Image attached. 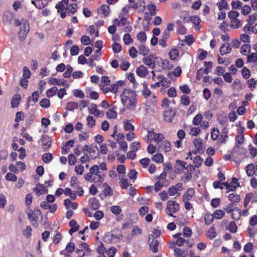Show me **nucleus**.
<instances>
[{
	"instance_id": "49",
	"label": "nucleus",
	"mask_w": 257,
	"mask_h": 257,
	"mask_svg": "<svg viewBox=\"0 0 257 257\" xmlns=\"http://www.w3.org/2000/svg\"><path fill=\"white\" fill-rule=\"evenodd\" d=\"M159 242L157 240L153 239L152 241L150 243V247L153 250L154 253H156L158 251V246Z\"/></svg>"
},
{
	"instance_id": "29",
	"label": "nucleus",
	"mask_w": 257,
	"mask_h": 257,
	"mask_svg": "<svg viewBox=\"0 0 257 257\" xmlns=\"http://www.w3.org/2000/svg\"><path fill=\"white\" fill-rule=\"evenodd\" d=\"M32 3L37 8L41 9L47 5L48 2V0H37L33 1Z\"/></svg>"
},
{
	"instance_id": "25",
	"label": "nucleus",
	"mask_w": 257,
	"mask_h": 257,
	"mask_svg": "<svg viewBox=\"0 0 257 257\" xmlns=\"http://www.w3.org/2000/svg\"><path fill=\"white\" fill-rule=\"evenodd\" d=\"M195 191L193 188H189L186 192H185L183 196V201H187L190 200L191 198L194 196Z\"/></svg>"
},
{
	"instance_id": "1",
	"label": "nucleus",
	"mask_w": 257,
	"mask_h": 257,
	"mask_svg": "<svg viewBox=\"0 0 257 257\" xmlns=\"http://www.w3.org/2000/svg\"><path fill=\"white\" fill-rule=\"evenodd\" d=\"M121 102L127 109L134 110L137 104V95L130 89L125 88L120 94Z\"/></svg>"
},
{
	"instance_id": "57",
	"label": "nucleus",
	"mask_w": 257,
	"mask_h": 257,
	"mask_svg": "<svg viewBox=\"0 0 257 257\" xmlns=\"http://www.w3.org/2000/svg\"><path fill=\"white\" fill-rule=\"evenodd\" d=\"M87 125L88 127L92 128L95 125V119L90 115H89L86 118Z\"/></svg>"
},
{
	"instance_id": "63",
	"label": "nucleus",
	"mask_w": 257,
	"mask_h": 257,
	"mask_svg": "<svg viewBox=\"0 0 257 257\" xmlns=\"http://www.w3.org/2000/svg\"><path fill=\"white\" fill-rule=\"evenodd\" d=\"M213 214H206L204 215L205 223L206 225H208L210 224L213 221Z\"/></svg>"
},
{
	"instance_id": "26",
	"label": "nucleus",
	"mask_w": 257,
	"mask_h": 257,
	"mask_svg": "<svg viewBox=\"0 0 257 257\" xmlns=\"http://www.w3.org/2000/svg\"><path fill=\"white\" fill-rule=\"evenodd\" d=\"M100 82L99 87L103 92V89L107 88L110 85V81L107 77L103 76L101 78Z\"/></svg>"
},
{
	"instance_id": "46",
	"label": "nucleus",
	"mask_w": 257,
	"mask_h": 257,
	"mask_svg": "<svg viewBox=\"0 0 257 257\" xmlns=\"http://www.w3.org/2000/svg\"><path fill=\"white\" fill-rule=\"evenodd\" d=\"M89 137V134L87 132H81L78 134V139L80 142L86 141Z\"/></svg>"
},
{
	"instance_id": "18",
	"label": "nucleus",
	"mask_w": 257,
	"mask_h": 257,
	"mask_svg": "<svg viewBox=\"0 0 257 257\" xmlns=\"http://www.w3.org/2000/svg\"><path fill=\"white\" fill-rule=\"evenodd\" d=\"M175 115V112L171 109H168L164 111V119L167 122H171Z\"/></svg>"
},
{
	"instance_id": "7",
	"label": "nucleus",
	"mask_w": 257,
	"mask_h": 257,
	"mask_svg": "<svg viewBox=\"0 0 257 257\" xmlns=\"http://www.w3.org/2000/svg\"><path fill=\"white\" fill-rule=\"evenodd\" d=\"M147 138L148 139L150 140V142L154 140L157 144L162 142L164 139L162 134H156L154 133V130L152 129L148 131Z\"/></svg>"
},
{
	"instance_id": "61",
	"label": "nucleus",
	"mask_w": 257,
	"mask_h": 257,
	"mask_svg": "<svg viewBox=\"0 0 257 257\" xmlns=\"http://www.w3.org/2000/svg\"><path fill=\"white\" fill-rule=\"evenodd\" d=\"M42 159L45 163H49L52 161L53 157L50 153H45L42 156Z\"/></svg>"
},
{
	"instance_id": "45",
	"label": "nucleus",
	"mask_w": 257,
	"mask_h": 257,
	"mask_svg": "<svg viewBox=\"0 0 257 257\" xmlns=\"http://www.w3.org/2000/svg\"><path fill=\"white\" fill-rule=\"evenodd\" d=\"M89 203L91 207L94 210L97 209L99 206V203L98 200L94 198H91L89 199Z\"/></svg>"
},
{
	"instance_id": "22",
	"label": "nucleus",
	"mask_w": 257,
	"mask_h": 257,
	"mask_svg": "<svg viewBox=\"0 0 257 257\" xmlns=\"http://www.w3.org/2000/svg\"><path fill=\"white\" fill-rule=\"evenodd\" d=\"M139 5L138 2L137 3H132L131 4H128L127 6L124 7L122 10V14L124 15H127L128 9H133L135 10L139 11Z\"/></svg>"
},
{
	"instance_id": "13",
	"label": "nucleus",
	"mask_w": 257,
	"mask_h": 257,
	"mask_svg": "<svg viewBox=\"0 0 257 257\" xmlns=\"http://www.w3.org/2000/svg\"><path fill=\"white\" fill-rule=\"evenodd\" d=\"M246 172L248 176L254 175L257 176V163L248 165L246 167Z\"/></svg>"
},
{
	"instance_id": "54",
	"label": "nucleus",
	"mask_w": 257,
	"mask_h": 257,
	"mask_svg": "<svg viewBox=\"0 0 257 257\" xmlns=\"http://www.w3.org/2000/svg\"><path fill=\"white\" fill-rule=\"evenodd\" d=\"M225 215V213L222 210H216L213 214L214 218L217 219H221Z\"/></svg>"
},
{
	"instance_id": "16",
	"label": "nucleus",
	"mask_w": 257,
	"mask_h": 257,
	"mask_svg": "<svg viewBox=\"0 0 257 257\" xmlns=\"http://www.w3.org/2000/svg\"><path fill=\"white\" fill-rule=\"evenodd\" d=\"M136 72L139 76L142 77L146 76L151 77V75L149 74L150 70L144 65H141L137 69Z\"/></svg>"
},
{
	"instance_id": "52",
	"label": "nucleus",
	"mask_w": 257,
	"mask_h": 257,
	"mask_svg": "<svg viewBox=\"0 0 257 257\" xmlns=\"http://www.w3.org/2000/svg\"><path fill=\"white\" fill-rule=\"evenodd\" d=\"M216 232L214 227L210 228L206 233V236L208 238L212 239L216 237Z\"/></svg>"
},
{
	"instance_id": "38",
	"label": "nucleus",
	"mask_w": 257,
	"mask_h": 257,
	"mask_svg": "<svg viewBox=\"0 0 257 257\" xmlns=\"http://www.w3.org/2000/svg\"><path fill=\"white\" fill-rule=\"evenodd\" d=\"M239 40L244 44H249L250 43L251 37L248 34L242 33L239 36Z\"/></svg>"
},
{
	"instance_id": "34",
	"label": "nucleus",
	"mask_w": 257,
	"mask_h": 257,
	"mask_svg": "<svg viewBox=\"0 0 257 257\" xmlns=\"http://www.w3.org/2000/svg\"><path fill=\"white\" fill-rule=\"evenodd\" d=\"M160 149L164 152H169L171 151V144L168 141H165L160 146Z\"/></svg>"
},
{
	"instance_id": "30",
	"label": "nucleus",
	"mask_w": 257,
	"mask_h": 257,
	"mask_svg": "<svg viewBox=\"0 0 257 257\" xmlns=\"http://www.w3.org/2000/svg\"><path fill=\"white\" fill-rule=\"evenodd\" d=\"M57 10V12L60 14V16L62 18H64V0H62L59 2L55 7Z\"/></svg>"
},
{
	"instance_id": "27",
	"label": "nucleus",
	"mask_w": 257,
	"mask_h": 257,
	"mask_svg": "<svg viewBox=\"0 0 257 257\" xmlns=\"http://www.w3.org/2000/svg\"><path fill=\"white\" fill-rule=\"evenodd\" d=\"M69 225L71 227L68 231L70 235H72L73 232L77 231L79 228V225L75 220L70 221Z\"/></svg>"
},
{
	"instance_id": "14",
	"label": "nucleus",
	"mask_w": 257,
	"mask_h": 257,
	"mask_svg": "<svg viewBox=\"0 0 257 257\" xmlns=\"http://www.w3.org/2000/svg\"><path fill=\"white\" fill-rule=\"evenodd\" d=\"M14 18L13 14L9 12H5L3 17V22L5 25H9L11 24Z\"/></svg>"
},
{
	"instance_id": "44",
	"label": "nucleus",
	"mask_w": 257,
	"mask_h": 257,
	"mask_svg": "<svg viewBox=\"0 0 257 257\" xmlns=\"http://www.w3.org/2000/svg\"><path fill=\"white\" fill-rule=\"evenodd\" d=\"M143 85L144 88L142 90V94L146 98L150 96V95L151 94V91L148 87L147 84L146 83V82H144L143 83Z\"/></svg>"
},
{
	"instance_id": "43",
	"label": "nucleus",
	"mask_w": 257,
	"mask_h": 257,
	"mask_svg": "<svg viewBox=\"0 0 257 257\" xmlns=\"http://www.w3.org/2000/svg\"><path fill=\"white\" fill-rule=\"evenodd\" d=\"M241 14L243 16H247L251 12V8L248 5H244L240 9Z\"/></svg>"
},
{
	"instance_id": "28",
	"label": "nucleus",
	"mask_w": 257,
	"mask_h": 257,
	"mask_svg": "<svg viewBox=\"0 0 257 257\" xmlns=\"http://www.w3.org/2000/svg\"><path fill=\"white\" fill-rule=\"evenodd\" d=\"M228 197L229 201L231 202V204L233 205H235L240 200L239 195L235 192L229 194Z\"/></svg>"
},
{
	"instance_id": "19",
	"label": "nucleus",
	"mask_w": 257,
	"mask_h": 257,
	"mask_svg": "<svg viewBox=\"0 0 257 257\" xmlns=\"http://www.w3.org/2000/svg\"><path fill=\"white\" fill-rule=\"evenodd\" d=\"M33 191L37 195L40 196L43 194L47 193L48 189L47 187L45 186L44 185L39 184L36 185L35 188H34Z\"/></svg>"
},
{
	"instance_id": "35",
	"label": "nucleus",
	"mask_w": 257,
	"mask_h": 257,
	"mask_svg": "<svg viewBox=\"0 0 257 257\" xmlns=\"http://www.w3.org/2000/svg\"><path fill=\"white\" fill-rule=\"evenodd\" d=\"M99 13L101 14L104 17L107 16L110 13L109 7L107 5L101 6L98 10Z\"/></svg>"
},
{
	"instance_id": "4",
	"label": "nucleus",
	"mask_w": 257,
	"mask_h": 257,
	"mask_svg": "<svg viewBox=\"0 0 257 257\" xmlns=\"http://www.w3.org/2000/svg\"><path fill=\"white\" fill-rule=\"evenodd\" d=\"M122 238V235L121 231L119 229H115L111 232H108L105 234L104 239L107 242H112L115 239H121Z\"/></svg>"
},
{
	"instance_id": "3",
	"label": "nucleus",
	"mask_w": 257,
	"mask_h": 257,
	"mask_svg": "<svg viewBox=\"0 0 257 257\" xmlns=\"http://www.w3.org/2000/svg\"><path fill=\"white\" fill-rule=\"evenodd\" d=\"M144 62L146 64H166L168 63L167 60H162L160 57H156L154 55H150L144 59Z\"/></svg>"
},
{
	"instance_id": "41",
	"label": "nucleus",
	"mask_w": 257,
	"mask_h": 257,
	"mask_svg": "<svg viewBox=\"0 0 257 257\" xmlns=\"http://www.w3.org/2000/svg\"><path fill=\"white\" fill-rule=\"evenodd\" d=\"M123 127L126 131L133 132L134 129V126L130 122V120L124 119L123 121Z\"/></svg>"
},
{
	"instance_id": "50",
	"label": "nucleus",
	"mask_w": 257,
	"mask_h": 257,
	"mask_svg": "<svg viewBox=\"0 0 257 257\" xmlns=\"http://www.w3.org/2000/svg\"><path fill=\"white\" fill-rule=\"evenodd\" d=\"M106 116L108 119H115L117 116V113L113 109H109L106 112Z\"/></svg>"
},
{
	"instance_id": "8",
	"label": "nucleus",
	"mask_w": 257,
	"mask_h": 257,
	"mask_svg": "<svg viewBox=\"0 0 257 257\" xmlns=\"http://www.w3.org/2000/svg\"><path fill=\"white\" fill-rule=\"evenodd\" d=\"M98 155V152L95 150H90L89 151V156L87 154H84L80 159V162L82 164H85L90 162L91 159H95Z\"/></svg>"
},
{
	"instance_id": "55",
	"label": "nucleus",
	"mask_w": 257,
	"mask_h": 257,
	"mask_svg": "<svg viewBox=\"0 0 257 257\" xmlns=\"http://www.w3.org/2000/svg\"><path fill=\"white\" fill-rule=\"evenodd\" d=\"M189 128V134L192 136H197L200 132V129L199 127H193L190 126Z\"/></svg>"
},
{
	"instance_id": "59",
	"label": "nucleus",
	"mask_w": 257,
	"mask_h": 257,
	"mask_svg": "<svg viewBox=\"0 0 257 257\" xmlns=\"http://www.w3.org/2000/svg\"><path fill=\"white\" fill-rule=\"evenodd\" d=\"M123 41L126 45H128L133 42V39L129 34L126 33L123 36Z\"/></svg>"
},
{
	"instance_id": "60",
	"label": "nucleus",
	"mask_w": 257,
	"mask_h": 257,
	"mask_svg": "<svg viewBox=\"0 0 257 257\" xmlns=\"http://www.w3.org/2000/svg\"><path fill=\"white\" fill-rule=\"evenodd\" d=\"M137 39L141 43H145L147 40V36L144 32H140L137 36Z\"/></svg>"
},
{
	"instance_id": "12",
	"label": "nucleus",
	"mask_w": 257,
	"mask_h": 257,
	"mask_svg": "<svg viewBox=\"0 0 257 257\" xmlns=\"http://www.w3.org/2000/svg\"><path fill=\"white\" fill-rule=\"evenodd\" d=\"M40 142H41L44 151H47L51 146V139L47 136H42Z\"/></svg>"
},
{
	"instance_id": "36",
	"label": "nucleus",
	"mask_w": 257,
	"mask_h": 257,
	"mask_svg": "<svg viewBox=\"0 0 257 257\" xmlns=\"http://www.w3.org/2000/svg\"><path fill=\"white\" fill-rule=\"evenodd\" d=\"M21 99V95L19 94H15L11 100V105L13 108L17 107Z\"/></svg>"
},
{
	"instance_id": "5",
	"label": "nucleus",
	"mask_w": 257,
	"mask_h": 257,
	"mask_svg": "<svg viewBox=\"0 0 257 257\" xmlns=\"http://www.w3.org/2000/svg\"><path fill=\"white\" fill-rule=\"evenodd\" d=\"M180 206L177 202L170 200L167 203L166 212L168 215L173 216V214L177 212Z\"/></svg>"
},
{
	"instance_id": "15",
	"label": "nucleus",
	"mask_w": 257,
	"mask_h": 257,
	"mask_svg": "<svg viewBox=\"0 0 257 257\" xmlns=\"http://www.w3.org/2000/svg\"><path fill=\"white\" fill-rule=\"evenodd\" d=\"M182 190V184L177 183L175 185L171 186L168 190L169 195L174 196L179 191Z\"/></svg>"
},
{
	"instance_id": "53",
	"label": "nucleus",
	"mask_w": 257,
	"mask_h": 257,
	"mask_svg": "<svg viewBox=\"0 0 257 257\" xmlns=\"http://www.w3.org/2000/svg\"><path fill=\"white\" fill-rule=\"evenodd\" d=\"M257 21V13L249 15L248 17V19L246 20V22L248 24L252 25Z\"/></svg>"
},
{
	"instance_id": "32",
	"label": "nucleus",
	"mask_w": 257,
	"mask_h": 257,
	"mask_svg": "<svg viewBox=\"0 0 257 257\" xmlns=\"http://www.w3.org/2000/svg\"><path fill=\"white\" fill-rule=\"evenodd\" d=\"M158 80H160L161 86L164 88L169 87L170 85V81L168 80L166 77L163 75H159L158 76Z\"/></svg>"
},
{
	"instance_id": "51",
	"label": "nucleus",
	"mask_w": 257,
	"mask_h": 257,
	"mask_svg": "<svg viewBox=\"0 0 257 257\" xmlns=\"http://www.w3.org/2000/svg\"><path fill=\"white\" fill-rule=\"evenodd\" d=\"M102 186L103 188V192L105 196L110 195L112 194V191L107 183H104Z\"/></svg>"
},
{
	"instance_id": "17",
	"label": "nucleus",
	"mask_w": 257,
	"mask_h": 257,
	"mask_svg": "<svg viewBox=\"0 0 257 257\" xmlns=\"http://www.w3.org/2000/svg\"><path fill=\"white\" fill-rule=\"evenodd\" d=\"M182 73V70L179 67H177L173 71H169L166 74L168 78L175 80V77H179Z\"/></svg>"
},
{
	"instance_id": "33",
	"label": "nucleus",
	"mask_w": 257,
	"mask_h": 257,
	"mask_svg": "<svg viewBox=\"0 0 257 257\" xmlns=\"http://www.w3.org/2000/svg\"><path fill=\"white\" fill-rule=\"evenodd\" d=\"M126 78L127 79L133 83L134 88H136L138 87L139 83L136 81L135 76L134 73H129L126 74Z\"/></svg>"
},
{
	"instance_id": "47",
	"label": "nucleus",
	"mask_w": 257,
	"mask_h": 257,
	"mask_svg": "<svg viewBox=\"0 0 257 257\" xmlns=\"http://www.w3.org/2000/svg\"><path fill=\"white\" fill-rule=\"evenodd\" d=\"M180 103L184 106H188L190 103V100L189 97L186 95L183 94L181 96L180 99Z\"/></svg>"
},
{
	"instance_id": "24",
	"label": "nucleus",
	"mask_w": 257,
	"mask_h": 257,
	"mask_svg": "<svg viewBox=\"0 0 257 257\" xmlns=\"http://www.w3.org/2000/svg\"><path fill=\"white\" fill-rule=\"evenodd\" d=\"M88 111L90 114H93L96 116H100L101 114H103L100 110L97 109V105L95 104H92L88 107Z\"/></svg>"
},
{
	"instance_id": "9",
	"label": "nucleus",
	"mask_w": 257,
	"mask_h": 257,
	"mask_svg": "<svg viewBox=\"0 0 257 257\" xmlns=\"http://www.w3.org/2000/svg\"><path fill=\"white\" fill-rule=\"evenodd\" d=\"M29 24L28 21H24L21 26L20 31L19 32V38L21 41H23L29 31Z\"/></svg>"
},
{
	"instance_id": "40",
	"label": "nucleus",
	"mask_w": 257,
	"mask_h": 257,
	"mask_svg": "<svg viewBox=\"0 0 257 257\" xmlns=\"http://www.w3.org/2000/svg\"><path fill=\"white\" fill-rule=\"evenodd\" d=\"M174 255L175 257H186L187 255V252L180 248H175L174 249Z\"/></svg>"
},
{
	"instance_id": "23",
	"label": "nucleus",
	"mask_w": 257,
	"mask_h": 257,
	"mask_svg": "<svg viewBox=\"0 0 257 257\" xmlns=\"http://www.w3.org/2000/svg\"><path fill=\"white\" fill-rule=\"evenodd\" d=\"M232 48L230 44L228 43H224L220 47V52L221 55L228 54L231 52Z\"/></svg>"
},
{
	"instance_id": "62",
	"label": "nucleus",
	"mask_w": 257,
	"mask_h": 257,
	"mask_svg": "<svg viewBox=\"0 0 257 257\" xmlns=\"http://www.w3.org/2000/svg\"><path fill=\"white\" fill-rule=\"evenodd\" d=\"M40 106L45 108H48L50 105V102L49 99L47 98H43L40 101Z\"/></svg>"
},
{
	"instance_id": "64",
	"label": "nucleus",
	"mask_w": 257,
	"mask_h": 257,
	"mask_svg": "<svg viewBox=\"0 0 257 257\" xmlns=\"http://www.w3.org/2000/svg\"><path fill=\"white\" fill-rule=\"evenodd\" d=\"M17 178L16 175L11 173H8L5 176L6 180L9 181L16 182Z\"/></svg>"
},
{
	"instance_id": "42",
	"label": "nucleus",
	"mask_w": 257,
	"mask_h": 257,
	"mask_svg": "<svg viewBox=\"0 0 257 257\" xmlns=\"http://www.w3.org/2000/svg\"><path fill=\"white\" fill-rule=\"evenodd\" d=\"M147 99V102L150 103V105H155L156 104L157 102V96L154 93L151 94L150 96L146 98Z\"/></svg>"
},
{
	"instance_id": "56",
	"label": "nucleus",
	"mask_w": 257,
	"mask_h": 257,
	"mask_svg": "<svg viewBox=\"0 0 257 257\" xmlns=\"http://www.w3.org/2000/svg\"><path fill=\"white\" fill-rule=\"evenodd\" d=\"M152 160L157 163H162L163 162V156L161 154H157L154 155Z\"/></svg>"
},
{
	"instance_id": "2",
	"label": "nucleus",
	"mask_w": 257,
	"mask_h": 257,
	"mask_svg": "<svg viewBox=\"0 0 257 257\" xmlns=\"http://www.w3.org/2000/svg\"><path fill=\"white\" fill-rule=\"evenodd\" d=\"M104 177L105 175L100 172L99 167L96 165L91 167L89 172L84 175L86 181L91 183H98V185L103 182Z\"/></svg>"
},
{
	"instance_id": "31",
	"label": "nucleus",
	"mask_w": 257,
	"mask_h": 257,
	"mask_svg": "<svg viewBox=\"0 0 257 257\" xmlns=\"http://www.w3.org/2000/svg\"><path fill=\"white\" fill-rule=\"evenodd\" d=\"M200 21V18L197 16L191 17L190 20V22H191L194 25V29L196 30H199L200 29V26L199 25Z\"/></svg>"
},
{
	"instance_id": "6",
	"label": "nucleus",
	"mask_w": 257,
	"mask_h": 257,
	"mask_svg": "<svg viewBox=\"0 0 257 257\" xmlns=\"http://www.w3.org/2000/svg\"><path fill=\"white\" fill-rule=\"evenodd\" d=\"M124 84V81L122 80L117 81L115 83L111 84L107 88L103 89V93H106L110 92L112 93L116 94L117 93L119 88L122 87Z\"/></svg>"
},
{
	"instance_id": "58",
	"label": "nucleus",
	"mask_w": 257,
	"mask_h": 257,
	"mask_svg": "<svg viewBox=\"0 0 257 257\" xmlns=\"http://www.w3.org/2000/svg\"><path fill=\"white\" fill-rule=\"evenodd\" d=\"M257 62V53H252L247 57V63H253Z\"/></svg>"
},
{
	"instance_id": "21",
	"label": "nucleus",
	"mask_w": 257,
	"mask_h": 257,
	"mask_svg": "<svg viewBox=\"0 0 257 257\" xmlns=\"http://www.w3.org/2000/svg\"><path fill=\"white\" fill-rule=\"evenodd\" d=\"M193 144L195 146V151L200 152L203 150L204 147L203 140L200 138H196L194 140Z\"/></svg>"
},
{
	"instance_id": "48",
	"label": "nucleus",
	"mask_w": 257,
	"mask_h": 257,
	"mask_svg": "<svg viewBox=\"0 0 257 257\" xmlns=\"http://www.w3.org/2000/svg\"><path fill=\"white\" fill-rule=\"evenodd\" d=\"M39 211H37L36 212H33L32 211H30L28 213V217L29 220L31 222H36L37 219L38 218V214H40Z\"/></svg>"
},
{
	"instance_id": "11",
	"label": "nucleus",
	"mask_w": 257,
	"mask_h": 257,
	"mask_svg": "<svg viewBox=\"0 0 257 257\" xmlns=\"http://www.w3.org/2000/svg\"><path fill=\"white\" fill-rule=\"evenodd\" d=\"M65 14H73L77 10V5L76 4H69L68 0H65Z\"/></svg>"
},
{
	"instance_id": "39",
	"label": "nucleus",
	"mask_w": 257,
	"mask_h": 257,
	"mask_svg": "<svg viewBox=\"0 0 257 257\" xmlns=\"http://www.w3.org/2000/svg\"><path fill=\"white\" fill-rule=\"evenodd\" d=\"M230 27L233 29H238L242 26L241 22L237 18L230 20Z\"/></svg>"
},
{
	"instance_id": "37",
	"label": "nucleus",
	"mask_w": 257,
	"mask_h": 257,
	"mask_svg": "<svg viewBox=\"0 0 257 257\" xmlns=\"http://www.w3.org/2000/svg\"><path fill=\"white\" fill-rule=\"evenodd\" d=\"M203 119V115L201 113L196 114L192 120V123L196 126L199 125L201 124Z\"/></svg>"
},
{
	"instance_id": "20",
	"label": "nucleus",
	"mask_w": 257,
	"mask_h": 257,
	"mask_svg": "<svg viewBox=\"0 0 257 257\" xmlns=\"http://www.w3.org/2000/svg\"><path fill=\"white\" fill-rule=\"evenodd\" d=\"M251 51V46L250 44H244L240 48V53L241 55L247 56L249 55Z\"/></svg>"
},
{
	"instance_id": "10",
	"label": "nucleus",
	"mask_w": 257,
	"mask_h": 257,
	"mask_svg": "<svg viewBox=\"0 0 257 257\" xmlns=\"http://www.w3.org/2000/svg\"><path fill=\"white\" fill-rule=\"evenodd\" d=\"M224 186L225 187L228 193L230 191H234L237 188L238 185L237 180L233 177L232 178V180L230 183L227 182L223 183Z\"/></svg>"
}]
</instances>
